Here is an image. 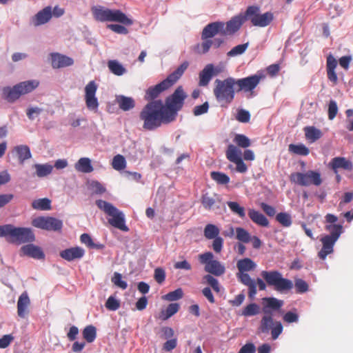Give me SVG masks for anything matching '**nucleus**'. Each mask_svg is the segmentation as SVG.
Instances as JSON below:
<instances>
[{"instance_id": "a18cd8bd", "label": "nucleus", "mask_w": 353, "mask_h": 353, "mask_svg": "<svg viewBox=\"0 0 353 353\" xmlns=\"http://www.w3.org/2000/svg\"><path fill=\"white\" fill-rule=\"evenodd\" d=\"M51 201L47 198L36 199L32 201V207L35 210H48L51 208Z\"/></svg>"}, {"instance_id": "13d9d810", "label": "nucleus", "mask_w": 353, "mask_h": 353, "mask_svg": "<svg viewBox=\"0 0 353 353\" xmlns=\"http://www.w3.org/2000/svg\"><path fill=\"white\" fill-rule=\"evenodd\" d=\"M81 242L86 245L90 248H101V245H96L94 243L92 238L88 234L84 233L80 236Z\"/></svg>"}, {"instance_id": "f03ea898", "label": "nucleus", "mask_w": 353, "mask_h": 353, "mask_svg": "<svg viewBox=\"0 0 353 353\" xmlns=\"http://www.w3.org/2000/svg\"><path fill=\"white\" fill-rule=\"evenodd\" d=\"M139 117L143 121V128L147 130H154L163 123L168 124L172 122L165 110L161 100H153L149 102L142 109Z\"/></svg>"}, {"instance_id": "69168bd1", "label": "nucleus", "mask_w": 353, "mask_h": 353, "mask_svg": "<svg viewBox=\"0 0 353 353\" xmlns=\"http://www.w3.org/2000/svg\"><path fill=\"white\" fill-rule=\"evenodd\" d=\"M90 187L94 193L97 194H101L106 190L105 188L97 181H92L90 183Z\"/></svg>"}, {"instance_id": "3c124183", "label": "nucleus", "mask_w": 353, "mask_h": 353, "mask_svg": "<svg viewBox=\"0 0 353 353\" xmlns=\"http://www.w3.org/2000/svg\"><path fill=\"white\" fill-rule=\"evenodd\" d=\"M250 234L243 228H236V238L239 241L243 243H248L250 242L251 240Z\"/></svg>"}, {"instance_id": "b1692460", "label": "nucleus", "mask_w": 353, "mask_h": 353, "mask_svg": "<svg viewBox=\"0 0 353 353\" xmlns=\"http://www.w3.org/2000/svg\"><path fill=\"white\" fill-rule=\"evenodd\" d=\"M171 87L170 83L165 79L153 87L149 88L145 94L147 100H153L157 98L163 91Z\"/></svg>"}, {"instance_id": "603ef678", "label": "nucleus", "mask_w": 353, "mask_h": 353, "mask_svg": "<svg viewBox=\"0 0 353 353\" xmlns=\"http://www.w3.org/2000/svg\"><path fill=\"white\" fill-rule=\"evenodd\" d=\"M233 141L239 147L243 148H247L251 145L250 139L242 134H236Z\"/></svg>"}, {"instance_id": "2f4dec72", "label": "nucleus", "mask_w": 353, "mask_h": 353, "mask_svg": "<svg viewBox=\"0 0 353 353\" xmlns=\"http://www.w3.org/2000/svg\"><path fill=\"white\" fill-rule=\"evenodd\" d=\"M248 216L258 225L262 227H268L269 225V221L265 215L254 209L248 210Z\"/></svg>"}, {"instance_id": "72a5a7b5", "label": "nucleus", "mask_w": 353, "mask_h": 353, "mask_svg": "<svg viewBox=\"0 0 353 353\" xmlns=\"http://www.w3.org/2000/svg\"><path fill=\"white\" fill-rule=\"evenodd\" d=\"M305 139L314 143L322 137L321 131L314 126H306L303 128Z\"/></svg>"}, {"instance_id": "c9c22d12", "label": "nucleus", "mask_w": 353, "mask_h": 353, "mask_svg": "<svg viewBox=\"0 0 353 353\" xmlns=\"http://www.w3.org/2000/svg\"><path fill=\"white\" fill-rule=\"evenodd\" d=\"M75 169L83 173H90L93 171V167L89 158L82 157L75 163Z\"/></svg>"}, {"instance_id": "a211bd4d", "label": "nucleus", "mask_w": 353, "mask_h": 353, "mask_svg": "<svg viewBox=\"0 0 353 353\" xmlns=\"http://www.w3.org/2000/svg\"><path fill=\"white\" fill-rule=\"evenodd\" d=\"M201 203L205 210H214L220 208L221 198L218 194L206 192L202 194Z\"/></svg>"}, {"instance_id": "f8f14e48", "label": "nucleus", "mask_w": 353, "mask_h": 353, "mask_svg": "<svg viewBox=\"0 0 353 353\" xmlns=\"http://www.w3.org/2000/svg\"><path fill=\"white\" fill-rule=\"evenodd\" d=\"M290 179L291 182L301 186L311 185L319 186L322 183L320 172L314 170H308L306 172H293L290 174Z\"/></svg>"}, {"instance_id": "412c9836", "label": "nucleus", "mask_w": 353, "mask_h": 353, "mask_svg": "<svg viewBox=\"0 0 353 353\" xmlns=\"http://www.w3.org/2000/svg\"><path fill=\"white\" fill-rule=\"evenodd\" d=\"M322 243V248L319 252V257L324 260L326 256L334 252V245L336 242V240L332 239L331 236H323L321 239Z\"/></svg>"}, {"instance_id": "0e129e2a", "label": "nucleus", "mask_w": 353, "mask_h": 353, "mask_svg": "<svg viewBox=\"0 0 353 353\" xmlns=\"http://www.w3.org/2000/svg\"><path fill=\"white\" fill-rule=\"evenodd\" d=\"M154 278L159 284L163 283L165 279V270L161 268H156L154 270Z\"/></svg>"}, {"instance_id": "ea45409f", "label": "nucleus", "mask_w": 353, "mask_h": 353, "mask_svg": "<svg viewBox=\"0 0 353 353\" xmlns=\"http://www.w3.org/2000/svg\"><path fill=\"white\" fill-rule=\"evenodd\" d=\"M34 168L36 170V174L38 177H44L49 175L53 169L52 165L46 163V164H34Z\"/></svg>"}, {"instance_id": "774afa93", "label": "nucleus", "mask_w": 353, "mask_h": 353, "mask_svg": "<svg viewBox=\"0 0 353 353\" xmlns=\"http://www.w3.org/2000/svg\"><path fill=\"white\" fill-rule=\"evenodd\" d=\"M236 119L242 123H248L250 119V112L245 110H240L238 111Z\"/></svg>"}, {"instance_id": "4c0bfd02", "label": "nucleus", "mask_w": 353, "mask_h": 353, "mask_svg": "<svg viewBox=\"0 0 353 353\" xmlns=\"http://www.w3.org/2000/svg\"><path fill=\"white\" fill-rule=\"evenodd\" d=\"M110 71L117 76H121L126 72V69L117 60H110L108 62Z\"/></svg>"}, {"instance_id": "f3484780", "label": "nucleus", "mask_w": 353, "mask_h": 353, "mask_svg": "<svg viewBox=\"0 0 353 353\" xmlns=\"http://www.w3.org/2000/svg\"><path fill=\"white\" fill-rule=\"evenodd\" d=\"M97 85L94 81H90L85 87V101L90 110L96 111L99 107V101L96 97Z\"/></svg>"}, {"instance_id": "c756f323", "label": "nucleus", "mask_w": 353, "mask_h": 353, "mask_svg": "<svg viewBox=\"0 0 353 353\" xmlns=\"http://www.w3.org/2000/svg\"><path fill=\"white\" fill-rule=\"evenodd\" d=\"M52 17L51 7L48 6L39 11L33 18V23L35 26L44 24L49 21Z\"/></svg>"}, {"instance_id": "a878e982", "label": "nucleus", "mask_w": 353, "mask_h": 353, "mask_svg": "<svg viewBox=\"0 0 353 353\" xmlns=\"http://www.w3.org/2000/svg\"><path fill=\"white\" fill-rule=\"evenodd\" d=\"M84 250L80 247H74L65 249L60 252V256L63 259L71 261L81 259L84 255Z\"/></svg>"}, {"instance_id": "9d476101", "label": "nucleus", "mask_w": 353, "mask_h": 353, "mask_svg": "<svg viewBox=\"0 0 353 353\" xmlns=\"http://www.w3.org/2000/svg\"><path fill=\"white\" fill-rule=\"evenodd\" d=\"M246 21H250L252 26L264 28L269 26L274 20V14L271 12L261 13L258 6H248L244 12Z\"/></svg>"}, {"instance_id": "f257e3e1", "label": "nucleus", "mask_w": 353, "mask_h": 353, "mask_svg": "<svg viewBox=\"0 0 353 353\" xmlns=\"http://www.w3.org/2000/svg\"><path fill=\"white\" fill-rule=\"evenodd\" d=\"M265 303L262 307L263 316L260 321L258 332L268 334L271 332L272 339L276 340L283 332V325L280 321H275L273 319V311L279 310L283 305V301L274 297H265L263 299Z\"/></svg>"}, {"instance_id": "f704fd0d", "label": "nucleus", "mask_w": 353, "mask_h": 353, "mask_svg": "<svg viewBox=\"0 0 353 353\" xmlns=\"http://www.w3.org/2000/svg\"><path fill=\"white\" fill-rule=\"evenodd\" d=\"M116 101L119 107L123 111H128L135 105L134 100L132 98L123 95L117 96Z\"/></svg>"}, {"instance_id": "49530a36", "label": "nucleus", "mask_w": 353, "mask_h": 353, "mask_svg": "<svg viewBox=\"0 0 353 353\" xmlns=\"http://www.w3.org/2000/svg\"><path fill=\"white\" fill-rule=\"evenodd\" d=\"M261 310L260 306L255 303H252L246 305L242 310L241 315L244 316H252L259 314Z\"/></svg>"}, {"instance_id": "864d4df0", "label": "nucleus", "mask_w": 353, "mask_h": 353, "mask_svg": "<svg viewBox=\"0 0 353 353\" xmlns=\"http://www.w3.org/2000/svg\"><path fill=\"white\" fill-rule=\"evenodd\" d=\"M112 168L116 170H122L126 166V161L121 154H117L113 157L112 162Z\"/></svg>"}, {"instance_id": "c03bdc74", "label": "nucleus", "mask_w": 353, "mask_h": 353, "mask_svg": "<svg viewBox=\"0 0 353 353\" xmlns=\"http://www.w3.org/2000/svg\"><path fill=\"white\" fill-rule=\"evenodd\" d=\"M219 228L214 224H208L204 228V236L208 239L219 237Z\"/></svg>"}, {"instance_id": "5701e85b", "label": "nucleus", "mask_w": 353, "mask_h": 353, "mask_svg": "<svg viewBox=\"0 0 353 353\" xmlns=\"http://www.w3.org/2000/svg\"><path fill=\"white\" fill-rule=\"evenodd\" d=\"M30 305V299L27 292H23L19 297L17 301V314L21 318H25L28 314V307Z\"/></svg>"}, {"instance_id": "6ab92c4d", "label": "nucleus", "mask_w": 353, "mask_h": 353, "mask_svg": "<svg viewBox=\"0 0 353 353\" xmlns=\"http://www.w3.org/2000/svg\"><path fill=\"white\" fill-rule=\"evenodd\" d=\"M218 73L219 71H215L213 64H207L199 74V85L201 87H205L208 85L212 77Z\"/></svg>"}, {"instance_id": "37998d69", "label": "nucleus", "mask_w": 353, "mask_h": 353, "mask_svg": "<svg viewBox=\"0 0 353 353\" xmlns=\"http://www.w3.org/2000/svg\"><path fill=\"white\" fill-rule=\"evenodd\" d=\"M325 230L330 233L327 234V236H331L337 241L343 232V226L338 224H330L325 225Z\"/></svg>"}, {"instance_id": "6e6552de", "label": "nucleus", "mask_w": 353, "mask_h": 353, "mask_svg": "<svg viewBox=\"0 0 353 353\" xmlns=\"http://www.w3.org/2000/svg\"><path fill=\"white\" fill-rule=\"evenodd\" d=\"M96 205L106 214L111 216V218L108 219V223L112 226L123 232L129 230L128 227L125 225V216L121 211L119 210L110 203L101 199L97 200Z\"/></svg>"}, {"instance_id": "680f3d73", "label": "nucleus", "mask_w": 353, "mask_h": 353, "mask_svg": "<svg viewBox=\"0 0 353 353\" xmlns=\"http://www.w3.org/2000/svg\"><path fill=\"white\" fill-rule=\"evenodd\" d=\"M203 279L210 285L212 289L217 293L220 292V286L219 281L213 277L210 274H206L204 276Z\"/></svg>"}, {"instance_id": "bb28decb", "label": "nucleus", "mask_w": 353, "mask_h": 353, "mask_svg": "<svg viewBox=\"0 0 353 353\" xmlns=\"http://www.w3.org/2000/svg\"><path fill=\"white\" fill-rule=\"evenodd\" d=\"M21 252L23 255L36 259H43L45 257V254L39 246L31 243L21 247Z\"/></svg>"}, {"instance_id": "473e14b6", "label": "nucleus", "mask_w": 353, "mask_h": 353, "mask_svg": "<svg viewBox=\"0 0 353 353\" xmlns=\"http://www.w3.org/2000/svg\"><path fill=\"white\" fill-rule=\"evenodd\" d=\"M205 30V26L202 30L201 32V39L203 42L201 44H197L196 46V50L199 54H205L207 53L210 48L212 46V38L214 37H205L204 32Z\"/></svg>"}, {"instance_id": "393cba45", "label": "nucleus", "mask_w": 353, "mask_h": 353, "mask_svg": "<svg viewBox=\"0 0 353 353\" xmlns=\"http://www.w3.org/2000/svg\"><path fill=\"white\" fill-rule=\"evenodd\" d=\"M337 64V61L333 55L331 54H329L327 57L326 62L327 76V79L334 85L338 82V77L335 72Z\"/></svg>"}, {"instance_id": "aec40b11", "label": "nucleus", "mask_w": 353, "mask_h": 353, "mask_svg": "<svg viewBox=\"0 0 353 353\" xmlns=\"http://www.w3.org/2000/svg\"><path fill=\"white\" fill-rule=\"evenodd\" d=\"M329 168L334 171V174H337L338 170L340 168L348 171L352 170L353 164L352 161L345 157H337L332 159L329 163Z\"/></svg>"}, {"instance_id": "39448f33", "label": "nucleus", "mask_w": 353, "mask_h": 353, "mask_svg": "<svg viewBox=\"0 0 353 353\" xmlns=\"http://www.w3.org/2000/svg\"><path fill=\"white\" fill-rule=\"evenodd\" d=\"M1 234L6 235L9 243L21 245L32 243L35 240L32 230L30 228L15 227L12 224L3 225L1 227Z\"/></svg>"}, {"instance_id": "2eb2a0df", "label": "nucleus", "mask_w": 353, "mask_h": 353, "mask_svg": "<svg viewBox=\"0 0 353 353\" xmlns=\"http://www.w3.org/2000/svg\"><path fill=\"white\" fill-rule=\"evenodd\" d=\"M32 225L37 228L48 231H59L63 227L61 220L52 216H38L32 219Z\"/></svg>"}, {"instance_id": "423d86ee", "label": "nucleus", "mask_w": 353, "mask_h": 353, "mask_svg": "<svg viewBox=\"0 0 353 353\" xmlns=\"http://www.w3.org/2000/svg\"><path fill=\"white\" fill-rule=\"evenodd\" d=\"M39 85L37 79L28 80L20 82L12 87L6 86L2 89V97L9 103H13L21 96L28 94Z\"/></svg>"}, {"instance_id": "20e7f679", "label": "nucleus", "mask_w": 353, "mask_h": 353, "mask_svg": "<svg viewBox=\"0 0 353 353\" xmlns=\"http://www.w3.org/2000/svg\"><path fill=\"white\" fill-rule=\"evenodd\" d=\"M236 92L235 78L229 77L224 79H216L214 81L213 94L216 100L221 106L232 103Z\"/></svg>"}, {"instance_id": "8fccbe9b", "label": "nucleus", "mask_w": 353, "mask_h": 353, "mask_svg": "<svg viewBox=\"0 0 353 353\" xmlns=\"http://www.w3.org/2000/svg\"><path fill=\"white\" fill-rule=\"evenodd\" d=\"M276 220L282 226L285 228L290 227L292 223V217L290 214L287 212L278 213L276 216Z\"/></svg>"}, {"instance_id": "7ed1b4c3", "label": "nucleus", "mask_w": 353, "mask_h": 353, "mask_svg": "<svg viewBox=\"0 0 353 353\" xmlns=\"http://www.w3.org/2000/svg\"><path fill=\"white\" fill-rule=\"evenodd\" d=\"M246 21L245 14L232 17L226 23L222 21H215L205 26V37L232 35L237 32L242 24Z\"/></svg>"}, {"instance_id": "4468645a", "label": "nucleus", "mask_w": 353, "mask_h": 353, "mask_svg": "<svg viewBox=\"0 0 353 353\" xmlns=\"http://www.w3.org/2000/svg\"><path fill=\"white\" fill-rule=\"evenodd\" d=\"M265 78L263 72H258L256 74L241 79H235L236 92L243 91L253 94V90L257 87L260 81Z\"/></svg>"}, {"instance_id": "a19ab883", "label": "nucleus", "mask_w": 353, "mask_h": 353, "mask_svg": "<svg viewBox=\"0 0 353 353\" xmlns=\"http://www.w3.org/2000/svg\"><path fill=\"white\" fill-rule=\"evenodd\" d=\"M288 150L290 152L301 156H307L310 154L309 148L303 143L290 144Z\"/></svg>"}, {"instance_id": "09e8293b", "label": "nucleus", "mask_w": 353, "mask_h": 353, "mask_svg": "<svg viewBox=\"0 0 353 353\" xmlns=\"http://www.w3.org/2000/svg\"><path fill=\"white\" fill-rule=\"evenodd\" d=\"M210 176L212 180L219 185H226L230 182V177L226 174L221 172H211Z\"/></svg>"}, {"instance_id": "dca6fc26", "label": "nucleus", "mask_w": 353, "mask_h": 353, "mask_svg": "<svg viewBox=\"0 0 353 353\" xmlns=\"http://www.w3.org/2000/svg\"><path fill=\"white\" fill-rule=\"evenodd\" d=\"M225 156L228 160L236 164V171L240 173H245L248 170V166L243 162L241 157V151L236 146L230 144L225 151Z\"/></svg>"}, {"instance_id": "4be33fe9", "label": "nucleus", "mask_w": 353, "mask_h": 353, "mask_svg": "<svg viewBox=\"0 0 353 353\" xmlns=\"http://www.w3.org/2000/svg\"><path fill=\"white\" fill-rule=\"evenodd\" d=\"M52 66L53 68H61L73 65L74 61L72 58L59 53H52Z\"/></svg>"}, {"instance_id": "4d7b16f0", "label": "nucleus", "mask_w": 353, "mask_h": 353, "mask_svg": "<svg viewBox=\"0 0 353 353\" xmlns=\"http://www.w3.org/2000/svg\"><path fill=\"white\" fill-rule=\"evenodd\" d=\"M248 43H243L234 47L231 50L228 52V57H235L242 54L248 48Z\"/></svg>"}, {"instance_id": "7c9ffc66", "label": "nucleus", "mask_w": 353, "mask_h": 353, "mask_svg": "<svg viewBox=\"0 0 353 353\" xmlns=\"http://www.w3.org/2000/svg\"><path fill=\"white\" fill-rule=\"evenodd\" d=\"M188 66V61H185L183 62L173 72L169 74L165 80L170 83L172 86L181 78Z\"/></svg>"}, {"instance_id": "052dcab7", "label": "nucleus", "mask_w": 353, "mask_h": 353, "mask_svg": "<svg viewBox=\"0 0 353 353\" xmlns=\"http://www.w3.org/2000/svg\"><path fill=\"white\" fill-rule=\"evenodd\" d=\"M112 282L122 290H125L128 288L127 283L122 280V275L119 272H114Z\"/></svg>"}, {"instance_id": "ddd939ff", "label": "nucleus", "mask_w": 353, "mask_h": 353, "mask_svg": "<svg viewBox=\"0 0 353 353\" xmlns=\"http://www.w3.org/2000/svg\"><path fill=\"white\" fill-rule=\"evenodd\" d=\"M199 261L201 264L205 265V271L212 275L219 276L225 272L224 265L219 261L214 260V255L210 252L199 254Z\"/></svg>"}, {"instance_id": "5fc2aeb1", "label": "nucleus", "mask_w": 353, "mask_h": 353, "mask_svg": "<svg viewBox=\"0 0 353 353\" xmlns=\"http://www.w3.org/2000/svg\"><path fill=\"white\" fill-rule=\"evenodd\" d=\"M294 288L296 293L303 294L309 290V285L302 279H294Z\"/></svg>"}, {"instance_id": "6e6d98bb", "label": "nucleus", "mask_w": 353, "mask_h": 353, "mask_svg": "<svg viewBox=\"0 0 353 353\" xmlns=\"http://www.w3.org/2000/svg\"><path fill=\"white\" fill-rule=\"evenodd\" d=\"M183 296V292L181 288H178L172 292H170L163 296V299L169 301H174L181 299Z\"/></svg>"}, {"instance_id": "9b49d317", "label": "nucleus", "mask_w": 353, "mask_h": 353, "mask_svg": "<svg viewBox=\"0 0 353 353\" xmlns=\"http://www.w3.org/2000/svg\"><path fill=\"white\" fill-rule=\"evenodd\" d=\"M186 97L187 94L183 87L179 86L172 94L166 99L164 109L172 121L176 119L177 112L182 108Z\"/></svg>"}, {"instance_id": "58836bf2", "label": "nucleus", "mask_w": 353, "mask_h": 353, "mask_svg": "<svg viewBox=\"0 0 353 353\" xmlns=\"http://www.w3.org/2000/svg\"><path fill=\"white\" fill-rule=\"evenodd\" d=\"M179 304L176 303L168 305L165 310H162L160 314V319L165 321L176 314L179 310Z\"/></svg>"}, {"instance_id": "79ce46f5", "label": "nucleus", "mask_w": 353, "mask_h": 353, "mask_svg": "<svg viewBox=\"0 0 353 353\" xmlns=\"http://www.w3.org/2000/svg\"><path fill=\"white\" fill-rule=\"evenodd\" d=\"M82 334L88 343H92L97 337V329L92 325H87L83 330Z\"/></svg>"}, {"instance_id": "0eeeda50", "label": "nucleus", "mask_w": 353, "mask_h": 353, "mask_svg": "<svg viewBox=\"0 0 353 353\" xmlns=\"http://www.w3.org/2000/svg\"><path fill=\"white\" fill-rule=\"evenodd\" d=\"M91 11L93 17L98 21H115L126 26L133 23L132 20L119 10H111L102 6H96L92 7Z\"/></svg>"}, {"instance_id": "bf43d9fd", "label": "nucleus", "mask_w": 353, "mask_h": 353, "mask_svg": "<svg viewBox=\"0 0 353 353\" xmlns=\"http://www.w3.org/2000/svg\"><path fill=\"white\" fill-rule=\"evenodd\" d=\"M105 307L110 311H116L120 307V302L114 296H110L105 302Z\"/></svg>"}, {"instance_id": "338daca9", "label": "nucleus", "mask_w": 353, "mask_h": 353, "mask_svg": "<svg viewBox=\"0 0 353 353\" xmlns=\"http://www.w3.org/2000/svg\"><path fill=\"white\" fill-rule=\"evenodd\" d=\"M283 319L288 323H296L299 321V315L295 312L289 311L284 314Z\"/></svg>"}, {"instance_id": "cd10ccee", "label": "nucleus", "mask_w": 353, "mask_h": 353, "mask_svg": "<svg viewBox=\"0 0 353 353\" xmlns=\"http://www.w3.org/2000/svg\"><path fill=\"white\" fill-rule=\"evenodd\" d=\"M237 276L239 281L248 287V296L253 298L256 294V281L251 279L250 275L245 272H239Z\"/></svg>"}, {"instance_id": "e433bc0d", "label": "nucleus", "mask_w": 353, "mask_h": 353, "mask_svg": "<svg viewBox=\"0 0 353 353\" xmlns=\"http://www.w3.org/2000/svg\"><path fill=\"white\" fill-rule=\"evenodd\" d=\"M236 267L239 272H245L254 270L256 268L255 263L250 258H245L238 261Z\"/></svg>"}, {"instance_id": "e2e57ef3", "label": "nucleus", "mask_w": 353, "mask_h": 353, "mask_svg": "<svg viewBox=\"0 0 353 353\" xmlns=\"http://www.w3.org/2000/svg\"><path fill=\"white\" fill-rule=\"evenodd\" d=\"M338 112V106L336 102L334 100H330L328 105V118L330 120L334 119Z\"/></svg>"}, {"instance_id": "de8ad7c7", "label": "nucleus", "mask_w": 353, "mask_h": 353, "mask_svg": "<svg viewBox=\"0 0 353 353\" xmlns=\"http://www.w3.org/2000/svg\"><path fill=\"white\" fill-rule=\"evenodd\" d=\"M227 205L234 214L238 215L241 219L245 217V210L244 207L241 206L237 202L228 201Z\"/></svg>"}, {"instance_id": "c85d7f7f", "label": "nucleus", "mask_w": 353, "mask_h": 353, "mask_svg": "<svg viewBox=\"0 0 353 353\" xmlns=\"http://www.w3.org/2000/svg\"><path fill=\"white\" fill-rule=\"evenodd\" d=\"M12 153L15 154L21 164L32 157L30 148L26 145H19L14 147Z\"/></svg>"}, {"instance_id": "1a4fd4ad", "label": "nucleus", "mask_w": 353, "mask_h": 353, "mask_svg": "<svg viewBox=\"0 0 353 353\" xmlns=\"http://www.w3.org/2000/svg\"><path fill=\"white\" fill-rule=\"evenodd\" d=\"M263 279L270 286H273L274 290L280 293H287L293 287V282L283 277L282 274L277 270L262 271L261 274Z\"/></svg>"}]
</instances>
